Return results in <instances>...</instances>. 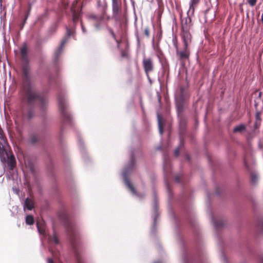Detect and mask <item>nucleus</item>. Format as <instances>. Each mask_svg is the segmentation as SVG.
Instances as JSON below:
<instances>
[{
  "label": "nucleus",
  "mask_w": 263,
  "mask_h": 263,
  "mask_svg": "<svg viewBox=\"0 0 263 263\" xmlns=\"http://www.w3.org/2000/svg\"><path fill=\"white\" fill-rule=\"evenodd\" d=\"M135 165V159L133 155L132 154L130 160L128 163L126 164L122 172V175L125 184L127 186V187L129 189L132 194L137 196L139 198H142L143 196L139 194L133 184L130 182V180L128 178L129 175L132 173L133 171Z\"/></svg>",
  "instance_id": "3"
},
{
  "label": "nucleus",
  "mask_w": 263,
  "mask_h": 263,
  "mask_svg": "<svg viewBox=\"0 0 263 263\" xmlns=\"http://www.w3.org/2000/svg\"><path fill=\"white\" fill-rule=\"evenodd\" d=\"M40 140L39 136L36 134H31L29 138V142L30 143L34 144L38 142Z\"/></svg>",
  "instance_id": "22"
},
{
  "label": "nucleus",
  "mask_w": 263,
  "mask_h": 263,
  "mask_svg": "<svg viewBox=\"0 0 263 263\" xmlns=\"http://www.w3.org/2000/svg\"><path fill=\"white\" fill-rule=\"evenodd\" d=\"M117 43H118V47H119V42H118V41H117Z\"/></svg>",
  "instance_id": "43"
},
{
  "label": "nucleus",
  "mask_w": 263,
  "mask_h": 263,
  "mask_svg": "<svg viewBox=\"0 0 263 263\" xmlns=\"http://www.w3.org/2000/svg\"><path fill=\"white\" fill-rule=\"evenodd\" d=\"M59 107L63 118L65 120H70V115L67 110L65 99L61 95L58 96Z\"/></svg>",
  "instance_id": "6"
},
{
  "label": "nucleus",
  "mask_w": 263,
  "mask_h": 263,
  "mask_svg": "<svg viewBox=\"0 0 263 263\" xmlns=\"http://www.w3.org/2000/svg\"><path fill=\"white\" fill-rule=\"evenodd\" d=\"M181 36L183 42L184 46H189L192 41V35L190 30H182Z\"/></svg>",
  "instance_id": "12"
},
{
  "label": "nucleus",
  "mask_w": 263,
  "mask_h": 263,
  "mask_svg": "<svg viewBox=\"0 0 263 263\" xmlns=\"http://www.w3.org/2000/svg\"><path fill=\"white\" fill-rule=\"evenodd\" d=\"M154 210L155 214H154V216L153 217L154 222H153V227H152V233H154L155 230H156V219H157V217L159 215V213L158 212V209H157V204H156V201H155V204H154Z\"/></svg>",
  "instance_id": "18"
},
{
  "label": "nucleus",
  "mask_w": 263,
  "mask_h": 263,
  "mask_svg": "<svg viewBox=\"0 0 263 263\" xmlns=\"http://www.w3.org/2000/svg\"><path fill=\"white\" fill-rule=\"evenodd\" d=\"M66 31H67V36H66L63 40L60 47L55 51L54 54H55V57L56 58H57L61 54V53L62 52V51L63 50V47L68 40V38L72 34L71 31L69 28H67Z\"/></svg>",
  "instance_id": "13"
},
{
  "label": "nucleus",
  "mask_w": 263,
  "mask_h": 263,
  "mask_svg": "<svg viewBox=\"0 0 263 263\" xmlns=\"http://www.w3.org/2000/svg\"><path fill=\"white\" fill-rule=\"evenodd\" d=\"M184 259V262H186V259L185 257L184 258V259Z\"/></svg>",
  "instance_id": "42"
},
{
  "label": "nucleus",
  "mask_w": 263,
  "mask_h": 263,
  "mask_svg": "<svg viewBox=\"0 0 263 263\" xmlns=\"http://www.w3.org/2000/svg\"><path fill=\"white\" fill-rule=\"evenodd\" d=\"M244 163L247 168H248L249 167V159L247 157V156H245L244 158Z\"/></svg>",
  "instance_id": "33"
},
{
  "label": "nucleus",
  "mask_w": 263,
  "mask_h": 263,
  "mask_svg": "<svg viewBox=\"0 0 263 263\" xmlns=\"http://www.w3.org/2000/svg\"><path fill=\"white\" fill-rule=\"evenodd\" d=\"M259 227L263 230V220L260 222Z\"/></svg>",
  "instance_id": "38"
},
{
  "label": "nucleus",
  "mask_w": 263,
  "mask_h": 263,
  "mask_svg": "<svg viewBox=\"0 0 263 263\" xmlns=\"http://www.w3.org/2000/svg\"><path fill=\"white\" fill-rule=\"evenodd\" d=\"M254 137V132L252 133L248 132L246 135V138L248 140L252 139Z\"/></svg>",
  "instance_id": "31"
},
{
  "label": "nucleus",
  "mask_w": 263,
  "mask_h": 263,
  "mask_svg": "<svg viewBox=\"0 0 263 263\" xmlns=\"http://www.w3.org/2000/svg\"><path fill=\"white\" fill-rule=\"evenodd\" d=\"M155 263H159V262H155Z\"/></svg>",
  "instance_id": "47"
},
{
  "label": "nucleus",
  "mask_w": 263,
  "mask_h": 263,
  "mask_svg": "<svg viewBox=\"0 0 263 263\" xmlns=\"http://www.w3.org/2000/svg\"><path fill=\"white\" fill-rule=\"evenodd\" d=\"M112 11L114 14H117L120 8V4L117 0H112Z\"/></svg>",
  "instance_id": "20"
},
{
  "label": "nucleus",
  "mask_w": 263,
  "mask_h": 263,
  "mask_svg": "<svg viewBox=\"0 0 263 263\" xmlns=\"http://www.w3.org/2000/svg\"><path fill=\"white\" fill-rule=\"evenodd\" d=\"M179 126L180 128V132L182 134L184 132L185 127V121L184 119H181L180 120Z\"/></svg>",
  "instance_id": "27"
},
{
  "label": "nucleus",
  "mask_w": 263,
  "mask_h": 263,
  "mask_svg": "<svg viewBox=\"0 0 263 263\" xmlns=\"http://www.w3.org/2000/svg\"><path fill=\"white\" fill-rule=\"evenodd\" d=\"M187 158L189 160L190 158H189V156L188 155L187 156Z\"/></svg>",
  "instance_id": "44"
},
{
  "label": "nucleus",
  "mask_w": 263,
  "mask_h": 263,
  "mask_svg": "<svg viewBox=\"0 0 263 263\" xmlns=\"http://www.w3.org/2000/svg\"><path fill=\"white\" fill-rule=\"evenodd\" d=\"M246 132L247 126L243 124H240L235 126L233 129V133L236 134H242Z\"/></svg>",
  "instance_id": "16"
},
{
  "label": "nucleus",
  "mask_w": 263,
  "mask_h": 263,
  "mask_svg": "<svg viewBox=\"0 0 263 263\" xmlns=\"http://www.w3.org/2000/svg\"><path fill=\"white\" fill-rule=\"evenodd\" d=\"M261 263H263V259H262Z\"/></svg>",
  "instance_id": "45"
},
{
  "label": "nucleus",
  "mask_w": 263,
  "mask_h": 263,
  "mask_svg": "<svg viewBox=\"0 0 263 263\" xmlns=\"http://www.w3.org/2000/svg\"><path fill=\"white\" fill-rule=\"evenodd\" d=\"M0 159L2 163H6L10 170L16 166V160L11 149H0Z\"/></svg>",
  "instance_id": "5"
},
{
  "label": "nucleus",
  "mask_w": 263,
  "mask_h": 263,
  "mask_svg": "<svg viewBox=\"0 0 263 263\" xmlns=\"http://www.w3.org/2000/svg\"><path fill=\"white\" fill-rule=\"evenodd\" d=\"M2 175V174H0V176Z\"/></svg>",
  "instance_id": "46"
},
{
  "label": "nucleus",
  "mask_w": 263,
  "mask_h": 263,
  "mask_svg": "<svg viewBox=\"0 0 263 263\" xmlns=\"http://www.w3.org/2000/svg\"><path fill=\"white\" fill-rule=\"evenodd\" d=\"M49 250L52 257L47 259V263H54L55 262H62L63 253L62 252V246L59 242L58 238L55 234L48 237Z\"/></svg>",
  "instance_id": "2"
},
{
  "label": "nucleus",
  "mask_w": 263,
  "mask_h": 263,
  "mask_svg": "<svg viewBox=\"0 0 263 263\" xmlns=\"http://www.w3.org/2000/svg\"><path fill=\"white\" fill-rule=\"evenodd\" d=\"M21 53L22 58L24 59H26L27 58V53L26 47L24 46V47H22V48L21 49Z\"/></svg>",
  "instance_id": "28"
},
{
  "label": "nucleus",
  "mask_w": 263,
  "mask_h": 263,
  "mask_svg": "<svg viewBox=\"0 0 263 263\" xmlns=\"http://www.w3.org/2000/svg\"><path fill=\"white\" fill-rule=\"evenodd\" d=\"M144 33L146 35L148 36L149 35V30L148 28H145L144 30Z\"/></svg>",
  "instance_id": "37"
},
{
  "label": "nucleus",
  "mask_w": 263,
  "mask_h": 263,
  "mask_svg": "<svg viewBox=\"0 0 263 263\" xmlns=\"http://www.w3.org/2000/svg\"><path fill=\"white\" fill-rule=\"evenodd\" d=\"M158 121L159 132H160V134H162L163 130H162V118L160 115H158Z\"/></svg>",
  "instance_id": "26"
},
{
  "label": "nucleus",
  "mask_w": 263,
  "mask_h": 263,
  "mask_svg": "<svg viewBox=\"0 0 263 263\" xmlns=\"http://www.w3.org/2000/svg\"><path fill=\"white\" fill-rule=\"evenodd\" d=\"M3 135L5 141L0 138V140H1V142H0V148H6L7 145L3 133Z\"/></svg>",
  "instance_id": "29"
},
{
  "label": "nucleus",
  "mask_w": 263,
  "mask_h": 263,
  "mask_svg": "<svg viewBox=\"0 0 263 263\" xmlns=\"http://www.w3.org/2000/svg\"><path fill=\"white\" fill-rule=\"evenodd\" d=\"M221 260L224 263H227L228 259L223 253H221Z\"/></svg>",
  "instance_id": "32"
},
{
  "label": "nucleus",
  "mask_w": 263,
  "mask_h": 263,
  "mask_svg": "<svg viewBox=\"0 0 263 263\" xmlns=\"http://www.w3.org/2000/svg\"><path fill=\"white\" fill-rule=\"evenodd\" d=\"M176 107H177V110L178 114H179L180 112H181L182 111V105L181 103H177L176 104Z\"/></svg>",
  "instance_id": "30"
},
{
  "label": "nucleus",
  "mask_w": 263,
  "mask_h": 263,
  "mask_svg": "<svg viewBox=\"0 0 263 263\" xmlns=\"http://www.w3.org/2000/svg\"><path fill=\"white\" fill-rule=\"evenodd\" d=\"M175 46L177 50V55L180 60H185L189 59L190 51L189 46H184L182 50L179 51L176 43H175Z\"/></svg>",
  "instance_id": "7"
},
{
  "label": "nucleus",
  "mask_w": 263,
  "mask_h": 263,
  "mask_svg": "<svg viewBox=\"0 0 263 263\" xmlns=\"http://www.w3.org/2000/svg\"><path fill=\"white\" fill-rule=\"evenodd\" d=\"M88 18L95 21V26L97 29H100L103 26L105 25L104 16L102 15H96L91 14L88 15Z\"/></svg>",
  "instance_id": "8"
},
{
  "label": "nucleus",
  "mask_w": 263,
  "mask_h": 263,
  "mask_svg": "<svg viewBox=\"0 0 263 263\" xmlns=\"http://www.w3.org/2000/svg\"><path fill=\"white\" fill-rule=\"evenodd\" d=\"M29 70L27 65L23 66L21 99L23 103H27V108L23 109L22 117L24 121L29 120L34 116V110L31 106L33 103L38 102L42 109H44L48 103L47 98L40 96L34 85L31 83Z\"/></svg>",
  "instance_id": "1"
},
{
  "label": "nucleus",
  "mask_w": 263,
  "mask_h": 263,
  "mask_svg": "<svg viewBox=\"0 0 263 263\" xmlns=\"http://www.w3.org/2000/svg\"><path fill=\"white\" fill-rule=\"evenodd\" d=\"M36 225H37V230H38V232L40 233V234L42 235L44 237L46 236L47 233H46L45 228L44 227L39 226L38 222L36 223Z\"/></svg>",
  "instance_id": "24"
},
{
  "label": "nucleus",
  "mask_w": 263,
  "mask_h": 263,
  "mask_svg": "<svg viewBox=\"0 0 263 263\" xmlns=\"http://www.w3.org/2000/svg\"><path fill=\"white\" fill-rule=\"evenodd\" d=\"M251 176V182L252 184H255L258 181L259 176L258 174L255 172H252L250 174Z\"/></svg>",
  "instance_id": "23"
},
{
  "label": "nucleus",
  "mask_w": 263,
  "mask_h": 263,
  "mask_svg": "<svg viewBox=\"0 0 263 263\" xmlns=\"http://www.w3.org/2000/svg\"><path fill=\"white\" fill-rule=\"evenodd\" d=\"M182 30H190L192 26L191 19L189 16L181 18Z\"/></svg>",
  "instance_id": "14"
},
{
  "label": "nucleus",
  "mask_w": 263,
  "mask_h": 263,
  "mask_svg": "<svg viewBox=\"0 0 263 263\" xmlns=\"http://www.w3.org/2000/svg\"><path fill=\"white\" fill-rule=\"evenodd\" d=\"M77 0L74 1L71 7V11L72 14V21L74 23L77 22L80 16V10H79V8L77 6Z\"/></svg>",
  "instance_id": "10"
},
{
  "label": "nucleus",
  "mask_w": 263,
  "mask_h": 263,
  "mask_svg": "<svg viewBox=\"0 0 263 263\" xmlns=\"http://www.w3.org/2000/svg\"><path fill=\"white\" fill-rule=\"evenodd\" d=\"M34 208V202L33 200L31 198H29L27 197L26 198L24 204H23V208L24 210L26 211V210H32Z\"/></svg>",
  "instance_id": "17"
},
{
  "label": "nucleus",
  "mask_w": 263,
  "mask_h": 263,
  "mask_svg": "<svg viewBox=\"0 0 263 263\" xmlns=\"http://www.w3.org/2000/svg\"><path fill=\"white\" fill-rule=\"evenodd\" d=\"M257 0H249L248 3L251 6H254L256 3Z\"/></svg>",
  "instance_id": "34"
},
{
  "label": "nucleus",
  "mask_w": 263,
  "mask_h": 263,
  "mask_svg": "<svg viewBox=\"0 0 263 263\" xmlns=\"http://www.w3.org/2000/svg\"><path fill=\"white\" fill-rule=\"evenodd\" d=\"M81 27H82V31L84 32V33H85L86 32V30L83 25V24L81 23Z\"/></svg>",
  "instance_id": "39"
},
{
  "label": "nucleus",
  "mask_w": 263,
  "mask_h": 263,
  "mask_svg": "<svg viewBox=\"0 0 263 263\" xmlns=\"http://www.w3.org/2000/svg\"><path fill=\"white\" fill-rule=\"evenodd\" d=\"M200 0H190V8L189 12H191L192 13L194 12L195 7L199 3Z\"/></svg>",
  "instance_id": "21"
},
{
  "label": "nucleus",
  "mask_w": 263,
  "mask_h": 263,
  "mask_svg": "<svg viewBox=\"0 0 263 263\" xmlns=\"http://www.w3.org/2000/svg\"><path fill=\"white\" fill-rule=\"evenodd\" d=\"M13 190L14 192L16 194H18V190H17V189H14V188H13Z\"/></svg>",
  "instance_id": "40"
},
{
  "label": "nucleus",
  "mask_w": 263,
  "mask_h": 263,
  "mask_svg": "<svg viewBox=\"0 0 263 263\" xmlns=\"http://www.w3.org/2000/svg\"><path fill=\"white\" fill-rule=\"evenodd\" d=\"M66 230L70 240L77 263H84V261L77 249L76 241L78 239V234L75 225L72 222L68 221L66 226Z\"/></svg>",
  "instance_id": "4"
},
{
  "label": "nucleus",
  "mask_w": 263,
  "mask_h": 263,
  "mask_svg": "<svg viewBox=\"0 0 263 263\" xmlns=\"http://www.w3.org/2000/svg\"><path fill=\"white\" fill-rule=\"evenodd\" d=\"M170 166V164L169 157L167 156L164 155V158H163V172H164V177H165V185H166L168 192H170V187H169V185H168V182L167 181V176L168 175V168H169Z\"/></svg>",
  "instance_id": "9"
},
{
  "label": "nucleus",
  "mask_w": 263,
  "mask_h": 263,
  "mask_svg": "<svg viewBox=\"0 0 263 263\" xmlns=\"http://www.w3.org/2000/svg\"><path fill=\"white\" fill-rule=\"evenodd\" d=\"M25 221L27 224L31 225L34 223V218L32 216L29 215L26 216Z\"/></svg>",
  "instance_id": "25"
},
{
  "label": "nucleus",
  "mask_w": 263,
  "mask_h": 263,
  "mask_svg": "<svg viewBox=\"0 0 263 263\" xmlns=\"http://www.w3.org/2000/svg\"><path fill=\"white\" fill-rule=\"evenodd\" d=\"M175 181L177 182H180V176L179 175H176L175 176Z\"/></svg>",
  "instance_id": "36"
},
{
  "label": "nucleus",
  "mask_w": 263,
  "mask_h": 263,
  "mask_svg": "<svg viewBox=\"0 0 263 263\" xmlns=\"http://www.w3.org/2000/svg\"><path fill=\"white\" fill-rule=\"evenodd\" d=\"M110 32H111V34L112 37L115 39V35L114 33L112 31H111Z\"/></svg>",
  "instance_id": "41"
},
{
  "label": "nucleus",
  "mask_w": 263,
  "mask_h": 263,
  "mask_svg": "<svg viewBox=\"0 0 263 263\" xmlns=\"http://www.w3.org/2000/svg\"><path fill=\"white\" fill-rule=\"evenodd\" d=\"M25 164L26 167L30 171L32 175L35 174V166L34 163L31 159H28L25 160Z\"/></svg>",
  "instance_id": "15"
},
{
  "label": "nucleus",
  "mask_w": 263,
  "mask_h": 263,
  "mask_svg": "<svg viewBox=\"0 0 263 263\" xmlns=\"http://www.w3.org/2000/svg\"><path fill=\"white\" fill-rule=\"evenodd\" d=\"M211 219L213 222V226L216 229H219L222 227L224 225V222L222 220L216 221L213 215H211Z\"/></svg>",
  "instance_id": "19"
},
{
  "label": "nucleus",
  "mask_w": 263,
  "mask_h": 263,
  "mask_svg": "<svg viewBox=\"0 0 263 263\" xmlns=\"http://www.w3.org/2000/svg\"><path fill=\"white\" fill-rule=\"evenodd\" d=\"M143 65L144 70L148 77L149 72L153 70V63L151 58L144 59L143 60Z\"/></svg>",
  "instance_id": "11"
},
{
  "label": "nucleus",
  "mask_w": 263,
  "mask_h": 263,
  "mask_svg": "<svg viewBox=\"0 0 263 263\" xmlns=\"http://www.w3.org/2000/svg\"><path fill=\"white\" fill-rule=\"evenodd\" d=\"M180 153V149H175L174 155L176 157H178Z\"/></svg>",
  "instance_id": "35"
}]
</instances>
